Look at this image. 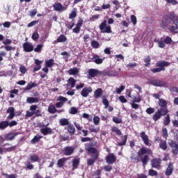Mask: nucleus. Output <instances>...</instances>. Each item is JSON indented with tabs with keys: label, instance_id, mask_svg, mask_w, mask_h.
Wrapping results in <instances>:
<instances>
[{
	"label": "nucleus",
	"instance_id": "4c0bfd02",
	"mask_svg": "<svg viewBox=\"0 0 178 178\" xmlns=\"http://www.w3.org/2000/svg\"><path fill=\"white\" fill-rule=\"evenodd\" d=\"M159 147L161 149L166 151V149H168V143H166V140H161L159 143Z\"/></svg>",
	"mask_w": 178,
	"mask_h": 178
},
{
	"label": "nucleus",
	"instance_id": "f8f14e48",
	"mask_svg": "<svg viewBox=\"0 0 178 178\" xmlns=\"http://www.w3.org/2000/svg\"><path fill=\"white\" fill-rule=\"evenodd\" d=\"M92 92V88L91 86L89 87H85L81 91V95L83 98H87L90 94Z\"/></svg>",
	"mask_w": 178,
	"mask_h": 178
},
{
	"label": "nucleus",
	"instance_id": "0eeeda50",
	"mask_svg": "<svg viewBox=\"0 0 178 178\" xmlns=\"http://www.w3.org/2000/svg\"><path fill=\"white\" fill-rule=\"evenodd\" d=\"M85 149L88 154H99L97 148L92 147V143H86L85 145Z\"/></svg>",
	"mask_w": 178,
	"mask_h": 178
},
{
	"label": "nucleus",
	"instance_id": "f257e3e1",
	"mask_svg": "<svg viewBox=\"0 0 178 178\" xmlns=\"http://www.w3.org/2000/svg\"><path fill=\"white\" fill-rule=\"evenodd\" d=\"M161 29L166 30L170 27L169 30L172 34H178V17H176L175 13H169L163 17L160 23Z\"/></svg>",
	"mask_w": 178,
	"mask_h": 178
},
{
	"label": "nucleus",
	"instance_id": "a878e982",
	"mask_svg": "<svg viewBox=\"0 0 178 178\" xmlns=\"http://www.w3.org/2000/svg\"><path fill=\"white\" fill-rule=\"evenodd\" d=\"M79 72H80V69L77 67H74V68H70L68 70L67 73L70 76H76V74H79Z\"/></svg>",
	"mask_w": 178,
	"mask_h": 178
},
{
	"label": "nucleus",
	"instance_id": "a18cd8bd",
	"mask_svg": "<svg viewBox=\"0 0 178 178\" xmlns=\"http://www.w3.org/2000/svg\"><path fill=\"white\" fill-rule=\"evenodd\" d=\"M48 112L49 113H56L57 112L56 107H55V106L54 105L49 106Z\"/></svg>",
	"mask_w": 178,
	"mask_h": 178
},
{
	"label": "nucleus",
	"instance_id": "9b49d317",
	"mask_svg": "<svg viewBox=\"0 0 178 178\" xmlns=\"http://www.w3.org/2000/svg\"><path fill=\"white\" fill-rule=\"evenodd\" d=\"M99 157V153L92 154V155L91 156V159H89L87 160L88 166H92V165L95 163V161Z\"/></svg>",
	"mask_w": 178,
	"mask_h": 178
},
{
	"label": "nucleus",
	"instance_id": "f3484780",
	"mask_svg": "<svg viewBox=\"0 0 178 178\" xmlns=\"http://www.w3.org/2000/svg\"><path fill=\"white\" fill-rule=\"evenodd\" d=\"M161 163H162V160L159 158L153 159L151 161L152 168H159V166H161Z\"/></svg>",
	"mask_w": 178,
	"mask_h": 178
},
{
	"label": "nucleus",
	"instance_id": "39448f33",
	"mask_svg": "<svg viewBox=\"0 0 178 178\" xmlns=\"http://www.w3.org/2000/svg\"><path fill=\"white\" fill-rule=\"evenodd\" d=\"M37 105L31 106L30 111H26V118H31L33 115H35V116H41V113H40V110H37Z\"/></svg>",
	"mask_w": 178,
	"mask_h": 178
},
{
	"label": "nucleus",
	"instance_id": "ddd939ff",
	"mask_svg": "<svg viewBox=\"0 0 178 178\" xmlns=\"http://www.w3.org/2000/svg\"><path fill=\"white\" fill-rule=\"evenodd\" d=\"M22 47L24 52H33L34 51V46L29 42H24Z\"/></svg>",
	"mask_w": 178,
	"mask_h": 178
},
{
	"label": "nucleus",
	"instance_id": "8fccbe9b",
	"mask_svg": "<svg viewBox=\"0 0 178 178\" xmlns=\"http://www.w3.org/2000/svg\"><path fill=\"white\" fill-rule=\"evenodd\" d=\"M106 76H118V74H119V73H118V72L115 71V70H111V71H108L106 72Z\"/></svg>",
	"mask_w": 178,
	"mask_h": 178
},
{
	"label": "nucleus",
	"instance_id": "3c124183",
	"mask_svg": "<svg viewBox=\"0 0 178 178\" xmlns=\"http://www.w3.org/2000/svg\"><path fill=\"white\" fill-rule=\"evenodd\" d=\"M91 47H92L95 49L99 48V42L97 40H92Z\"/></svg>",
	"mask_w": 178,
	"mask_h": 178
},
{
	"label": "nucleus",
	"instance_id": "72a5a7b5",
	"mask_svg": "<svg viewBox=\"0 0 178 178\" xmlns=\"http://www.w3.org/2000/svg\"><path fill=\"white\" fill-rule=\"evenodd\" d=\"M70 124V122H69V120H67V118H61L59 120V124L60 126H68Z\"/></svg>",
	"mask_w": 178,
	"mask_h": 178
},
{
	"label": "nucleus",
	"instance_id": "de8ad7c7",
	"mask_svg": "<svg viewBox=\"0 0 178 178\" xmlns=\"http://www.w3.org/2000/svg\"><path fill=\"white\" fill-rule=\"evenodd\" d=\"M68 83L71 86V88H74V87L76 86V79L73 77H70L68 79Z\"/></svg>",
	"mask_w": 178,
	"mask_h": 178
},
{
	"label": "nucleus",
	"instance_id": "f704fd0d",
	"mask_svg": "<svg viewBox=\"0 0 178 178\" xmlns=\"http://www.w3.org/2000/svg\"><path fill=\"white\" fill-rule=\"evenodd\" d=\"M93 59H94V62L95 63H96V65H101V63H102V62H104V60L99 58V56L95 54L93 56Z\"/></svg>",
	"mask_w": 178,
	"mask_h": 178
},
{
	"label": "nucleus",
	"instance_id": "1a4fd4ad",
	"mask_svg": "<svg viewBox=\"0 0 178 178\" xmlns=\"http://www.w3.org/2000/svg\"><path fill=\"white\" fill-rule=\"evenodd\" d=\"M150 84H152V86H154V87H166L167 86L166 82L161 79L152 80Z\"/></svg>",
	"mask_w": 178,
	"mask_h": 178
},
{
	"label": "nucleus",
	"instance_id": "69168bd1",
	"mask_svg": "<svg viewBox=\"0 0 178 178\" xmlns=\"http://www.w3.org/2000/svg\"><path fill=\"white\" fill-rule=\"evenodd\" d=\"M77 112H79V110H77L76 107H72L70 110V113L71 115H76Z\"/></svg>",
	"mask_w": 178,
	"mask_h": 178
},
{
	"label": "nucleus",
	"instance_id": "473e14b6",
	"mask_svg": "<svg viewBox=\"0 0 178 178\" xmlns=\"http://www.w3.org/2000/svg\"><path fill=\"white\" fill-rule=\"evenodd\" d=\"M38 86V84H37L35 83L30 82L25 87V90L26 91H29V90H31V88H35V87H37Z\"/></svg>",
	"mask_w": 178,
	"mask_h": 178
},
{
	"label": "nucleus",
	"instance_id": "4d7b16f0",
	"mask_svg": "<svg viewBox=\"0 0 178 178\" xmlns=\"http://www.w3.org/2000/svg\"><path fill=\"white\" fill-rule=\"evenodd\" d=\"M155 42H157L159 48H165V42L162 40H157L155 41Z\"/></svg>",
	"mask_w": 178,
	"mask_h": 178
},
{
	"label": "nucleus",
	"instance_id": "864d4df0",
	"mask_svg": "<svg viewBox=\"0 0 178 178\" xmlns=\"http://www.w3.org/2000/svg\"><path fill=\"white\" fill-rule=\"evenodd\" d=\"M44 45L42 44H38L35 49H33L35 52L40 53L41 51H42Z\"/></svg>",
	"mask_w": 178,
	"mask_h": 178
},
{
	"label": "nucleus",
	"instance_id": "774afa93",
	"mask_svg": "<svg viewBox=\"0 0 178 178\" xmlns=\"http://www.w3.org/2000/svg\"><path fill=\"white\" fill-rule=\"evenodd\" d=\"M14 126H17L16 120H12L11 122L8 121V127H13Z\"/></svg>",
	"mask_w": 178,
	"mask_h": 178
},
{
	"label": "nucleus",
	"instance_id": "423d86ee",
	"mask_svg": "<svg viewBox=\"0 0 178 178\" xmlns=\"http://www.w3.org/2000/svg\"><path fill=\"white\" fill-rule=\"evenodd\" d=\"M99 30H101L102 33H106L107 34L112 33L111 26H106V20H104L100 24Z\"/></svg>",
	"mask_w": 178,
	"mask_h": 178
},
{
	"label": "nucleus",
	"instance_id": "2f4dec72",
	"mask_svg": "<svg viewBox=\"0 0 178 178\" xmlns=\"http://www.w3.org/2000/svg\"><path fill=\"white\" fill-rule=\"evenodd\" d=\"M38 101H40L38 97H29L26 99V102H28V104H36Z\"/></svg>",
	"mask_w": 178,
	"mask_h": 178
},
{
	"label": "nucleus",
	"instance_id": "6e6552de",
	"mask_svg": "<svg viewBox=\"0 0 178 178\" xmlns=\"http://www.w3.org/2000/svg\"><path fill=\"white\" fill-rule=\"evenodd\" d=\"M116 156H115V154L111 153L110 154H108L106 158L105 161L108 165H113L115 162H116Z\"/></svg>",
	"mask_w": 178,
	"mask_h": 178
},
{
	"label": "nucleus",
	"instance_id": "7c9ffc66",
	"mask_svg": "<svg viewBox=\"0 0 178 178\" xmlns=\"http://www.w3.org/2000/svg\"><path fill=\"white\" fill-rule=\"evenodd\" d=\"M44 65L46 67H53V66H55V60L50 58L45 62Z\"/></svg>",
	"mask_w": 178,
	"mask_h": 178
},
{
	"label": "nucleus",
	"instance_id": "c756f323",
	"mask_svg": "<svg viewBox=\"0 0 178 178\" xmlns=\"http://www.w3.org/2000/svg\"><path fill=\"white\" fill-rule=\"evenodd\" d=\"M66 161H67V159H66V157H63L58 159L57 162V167L62 168L63 166H64Z\"/></svg>",
	"mask_w": 178,
	"mask_h": 178
},
{
	"label": "nucleus",
	"instance_id": "cd10ccee",
	"mask_svg": "<svg viewBox=\"0 0 178 178\" xmlns=\"http://www.w3.org/2000/svg\"><path fill=\"white\" fill-rule=\"evenodd\" d=\"M41 63H42V62L38 59H36L35 60V64L36 66L34 67L33 72L35 73V72H38V70H40L41 69Z\"/></svg>",
	"mask_w": 178,
	"mask_h": 178
},
{
	"label": "nucleus",
	"instance_id": "37998d69",
	"mask_svg": "<svg viewBox=\"0 0 178 178\" xmlns=\"http://www.w3.org/2000/svg\"><path fill=\"white\" fill-rule=\"evenodd\" d=\"M164 126H169L170 124V115L169 114L165 115V119L163 120Z\"/></svg>",
	"mask_w": 178,
	"mask_h": 178
},
{
	"label": "nucleus",
	"instance_id": "20e7f679",
	"mask_svg": "<svg viewBox=\"0 0 178 178\" xmlns=\"http://www.w3.org/2000/svg\"><path fill=\"white\" fill-rule=\"evenodd\" d=\"M167 113H169V110H167L166 108H159L152 115V119L154 122H158L162 116H166Z\"/></svg>",
	"mask_w": 178,
	"mask_h": 178
},
{
	"label": "nucleus",
	"instance_id": "58836bf2",
	"mask_svg": "<svg viewBox=\"0 0 178 178\" xmlns=\"http://www.w3.org/2000/svg\"><path fill=\"white\" fill-rule=\"evenodd\" d=\"M41 138H42V136L38 134L33 137V138L31 140V144H37V143L40 142Z\"/></svg>",
	"mask_w": 178,
	"mask_h": 178
},
{
	"label": "nucleus",
	"instance_id": "c85d7f7f",
	"mask_svg": "<svg viewBox=\"0 0 178 178\" xmlns=\"http://www.w3.org/2000/svg\"><path fill=\"white\" fill-rule=\"evenodd\" d=\"M67 131L71 136H73L76 133V128H74V125L72 124H69L68 126L66 127Z\"/></svg>",
	"mask_w": 178,
	"mask_h": 178
},
{
	"label": "nucleus",
	"instance_id": "49530a36",
	"mask_svg": "<svg viewBox=\"0 0 178 178\" xmlns=\"http://www.w3.org/2000/svg\"><path fill=\"white\" fill-rule=\"evenodd\" d=\"M89 131L90 133H99V128H95V126L90 125L89 127Z\"/></svg>",
	"mask_w": 178,
	"mask_h": 178
},
{
	"label": "nucleus",
	"instance_id": "c03bdc74",
	"mask_svg": "<svg viewBox=\"0 0 178 178\" xmlns=\"http://www.w3.org/2000/svg\"><path fill=\"white\" fill-rule=\"evenodd\" d=\"M111 131H112L113 133H115V134H116L117 136H122V131H120V129H119V128H118V127H112Z\"/></svg>",
	"mask_w": 178,
	"mask_h": 178
},
{
	"label": "nucleus",
	"instance_id": "0e129e2a",
	"mask_svg": "<svg viewBox=\"0 0 178 178\" xmlns=\"http://www.w3.org/2000/svg\"><path fill=\"white\" fill-rule=\"evenodd\" d=\"M163 41L165 44H172V38L167 36L165 37Z\"/></svg>",
	"mask_w": 178,
	"mask_h": 178
},
{
	"label": "nucleus",
	"instance_id": "bb28decb",
	"mask_svg": "<svg viewBox=\"0 0 178 178\" xmlns=\"http://www.w3.org/2000/svg\"><path fill=\"white\" fill-rule=\"evenodd\" d=\"M18 134H20V133L16 132L8 134L6 136V140L7 141H12L13 140H15V137H16V136H18Z\"/></svg>",
	"mask_w": 178,
	"mask_h": 178
},
{
	"label": "nucleus",
	"instance_id": "5701e85b",
	"mask_svg": "<svg viewBox=\"0 0 178 178\" xmlns=\"http://www.w3.org/2000/svg\"><path fill=\"white\" fill-rule=\"evenodd\" d=\"M53 8L56 12H63L65 10V7L60 3H55Z\"/></svg>",
	"mask_w": 178,
	"mask_h": 178
},
{
	"label": "nucleus",
	"instance_id": "79ce46f5",
	"mask_svg": "<svg viewBox=\"0 0 178 178\" xmlns=\"http://www.w3.org/2000/svg\"><path fill=\"white\" fill-rule=\"evenodd\" d=\"M102 88H97L95 92H94V97L95 98H99L101 95H102Z\"/></svg>",
	"mask_w": 178,
	"mask_h": 178
},
{
	"label": "nucleus",
	"instance_id": "a19ab883",
	"mask_svg": "<svg viewBox=\"0 0 178 178\" xmlns=\"http://www.w3.org/2000/svg\"><path fill=\"white\" fill-rule=\"evenodd\" d=\"M66 41H67V38L63 34L60 35L56 40V42H66Z\"/></svg>",
	"mask_w": 178,
	"mask_h": 178
},
{
	"label": "nucleus",
	"instance_id": "a211bd4d",
	"mask_svg": "<svg viewBox=\"0 0 178 178\" xmlns=\"http://www.w3.org/2000/svg\"><path fill=\"white\" fill-rule=\"evenodd\" d=\"M102 104L103 105H104V109H107L108 112H113V107H112L111 106H109V101H108V99L105 98V97H104L102 98Z\"/></svg>",
	"mask_w": 178,
	"mask_h": 178
},
{
	"label": "nucleus",
	"instance_id": "412c9836",
	"mask_svg": "<svg viewBox=\"0 0 178 178\" xmlns=\"http://www.w3.org/2000/svg\"><path fill=\"white\" fill-rule=\"evenodd\" d=\"M173 170H175V168L173 167V163H169L165 170V176H171V175L173 173Z\"/></svg>",
	"mask_w": 178,
	"mask_h": 178
},
{
	"label": "nucleus",
	"instance_id": "e2e57ef3",
	"mask_svg": "<svg viewBox=\"0 0 178 178\" xmlns=\"http://www.w3.org/2000/svg\"><path fill=\"white\" fill-rule=\"evenodd\" d=\"M113 169V168H112V165H111V164H108L104 167V170H105V172H111Z\"/></svg>",
	"mask_w": 178,
	"mask_h": 178
},
{
	"label": "nucleus",
	"instance_id": "9d476101",
	"mask_svg": "<svg viewBox=\"0 0 178 178\" xmlns=\"http://www.w3.org/2000/svg\"><path fill=\"white\" fill-rule=\"evenodd\" d=\"M168 145L172 148L171 152L174 155H177V154H178V144L176 143L175 141H173V140H171L170 141L168 142Z\"/></svg>",
	"mask_w": 178,
	"mask_h": 178
},
{
	"label": "nucleus",
	"instance_id": "e433bc0d",
	"mask_svg": "<svg viewBox=\"0 0 178 178\" xmlns=\"http://www.w3.org/2000/svg\"><path fill=\"white\" fill-rule=\"evenodd\" d=\"M79 165H80V159H74L72 160V169H77V168H79Z\"/></svg>",
	"mask_w": 178,
	"mask_h": 178
},
{
	"label": "nucleus",
	"instance_id": "dca6fc26",
	"mask_svg": "<svg viewBox=\"0 0 178 178\" xmlns=\"http://www.w3.org/2000/svg\"><path fill=\"white\" fill-rule=\"evenodd\" d=\"M83 19L80 18L76 24V27L73 29V33L75 34H79L80 33V30H81V26H83Z\"/></svg>",
	"mask_w": 178,
	"mask_h": 178
},
{
	"label": "nucleus",
	"instance_id": "6e6d98bb",
	"mask_svg": "<svg viewBox=\"0 0 178 178\" xmlns=\"http://www.w3.org/2000/svg\"><path fill=\"white\" fill-rule=\"evenodd\" d=\"M145 112L147 113V115H152V113H155V108L149 107L146 109Z\"/></svg>",
	"mask_w": 178,
	"mask_h": 178
},
{
	"label": "nucleus",
	"instance_id": "393cba45",
	"mask_svg": "<svg viewBox=\"0 0 178 178\" xmlns=\"http://www.w3.org/2000/svg\"><path fill=\"white\" fill-rule=\"evenodd\" d=\"M159 106H161L160 109L163 108V109H166L167 111H168V102H166V100H165L164 99H159Z\"/></svg>",
	"mask_w": 178,
	"mask_h": 178
},
{
	"label": "nucleus",
	"instance_id": "aec40b11",
	"mask_svg": "<svg viewBox=\"0 0 178 178\" xmlns=\"http://www.w3.org/2000/svg\"><path fill=\"white\" fill-rule=\"evenodd\" d=\"M7 113H9V115L7 117V119L8 120H12L13 118H15V107H9L8 110L6 111Z\"/></svg>",
	"mask_w": 178,
	"mask_h": 178
},
{
	"label": "nucleus",
	"instance_id": "603ef678",
	"mask_svg": "<svg viewBox=\"0 0 178 178\" xmlns=\"http://www.w3.org/2000/svg\"><path fill=\"white\" fill-rule=\"evenodd\" d=\"M26 169H27L28 170H33V169H34V165L31 164V161L26 162Z\"/></svg>",
	"mask_w": 178,
	"mask_h": 178
},
{
	"label": "nucleus",
	"instance_id": "338daca9",
	"mask_svg": "<svg viewBox=\"0 0 178 178\" xmlns=\"http://www.w3.org/2000/svg\"><path fill=\"white\" fill-rule=\"evenodd\" d=\"M149 176H158V172L155 170L150 169L149 170Z\"/></svg>",
	"mask_w": 178,
	"mask_h": 178
},
{
	"label": "nucleus",
	"instance_id": "4468645a",
	"mask_svg": "<svg viewBox=\"0 0 178 178\" xmlns=\"http://www.w3.org/2000/svg\"><path fill=\"white\" fill-rule=\"evenodd\" d=\"M74 152V148L72 146H66L63 149V154L66 156H69L72 155V154H73Z\"/></svg>",
	"mask_w": 178,
	"mask_h": 178
},
{
	"label": "nucleus",
	"instance_id": "2eb2a0df",
	"mask_svg": "<svg viewBox=\"0 0 178 178\" xmlns=\"http://www.w3.org/2000/svg\"><path fill=\"white\" fill-rule=\"evenodd\" d=\"M28 161L31 162V163H35V162H40L41 159H40V156H38V154H33L29 156Z\"/></svg>",
	"mask_w": 178,
	"mask_h": 178
},
{
	"label": "nucleus",
	"instance_id": "f03ea898",
	"mask_svg": "<svg viewBox=\"0 0 178 178\" xmlns=\"http://www.w3.org/2000/svg\"><path fill=\"white\" fill-rule=\"evenodd\" d=\"M152 154V150L148 147H142L137 153L138 156L136 154H132L131 156V161L138 163L140 161L142 162L143 166H146L149 162V156Z\"/></svg>",
	"mask_w": 178,
	"mask_h": 178
},
{
	"label": "nucleus",
	"instance_id": "ea45409f",
	"mask_svg": "<svg viewBox=\"0 0 178 178\" xmlns=\"http://www.w3.org/2000/svg\"><path fill=\"white\" fill-rule=\"evenodd\" d=\"M8 127V121L4 120L0 122V130H5Z\"/></svg>",
	"mask_w": 178,
	"mask_h": 178
},
{
	"label": "nucleus",
	"instance_id": "b1692460",
	"mask_svg": "<svg viewBox=\"0 0 178 178\" xmlns=\"http://www.w3.org/2000/svg\"><path fill=\"white\" fill-rule=\"evenodd\" d=\"M40 132L43 136H48V134H54V131H52V129L47 127L44 128L40 129Z\"/></svg>",
	"mask_w": 178,
	"mask_h": 178
},
{
	"label": "nucleus",
	"instance_id": "052dcab7",
	"mask_svg": "<svg viewBox=\"0 0 178 178\" xmlns=\"http://www.w3.org/2000/svg\"><path fill=\"white\" fill-rule=\"evenodd\" d=\"M99 121H100L99 117L96 115L93 118V123L95 126H98L99 124Z\"/></svg>",
	"mask_w": 178,
	"mask_h": 178
},
{
	"label": "nucleus",
	"instance_id": "6ab92c4d",
	"mask_svg": "<svg viewBox=\"0 0 178 178\" xmlns=\"http://www.w3.org/2000/svg\"><path fill=\"white\" fill-rule=\"evenodd\" d=\"M140 136L142 138L145 145L149 146V138H148V136L145 134V131H142L140 134Z\"/></svg>",
	"mask_w": 178,
	"mask_h": 178
},
{
	"label": "nucleus",
	"instance_id": "bf43d9fd",
	"mask_svg": "<svg viewBox=\"0 0 178 178\" xmlns=\"http://www.w3.org/2000/svg\"><path fill=\"white\" fill-rule=\"evenodd\" d=\"M19 72L22 74H26V73H27V68H26V67L24 65H20Z\"/></svg>",
	"mask_w": 178,
	"mask_h": 178
},
{
	"label": "nucleus",
	"instance_id": "5fc2aeb1",
	"mask_svg": "<svg viewBox=\"0 0 178 178\" xmlns=\"http://www.w3.org/2000/svg\"><path fill=\"white\" fill-rule=\"evenodd\" d=\"M31 38L32 40H33V41H37V40L40 38V34L38 33V32H34L32 34Z\"/></svg>",
	"mask_w": 178,
	"mask_h": 178
},
{
	"label": "nucleus",
	"instance_id": "7ed1b4c3",
	"mask_svg": "<svg viewBox=\"0 0 178 178\" xmlns=\"http://www.w3.org/2000/svg\"><path fill=\"white\" fill-rule=\"evenodd\" d=\"M170 66V63L165 60H159L156 63V68L151 69L152 73H161V72H165V67Z\"/></svg>",
	"mask_w": 178,
	"mask_h": 178
},
{
	"label": "nucleus",
	"instance_id": "4be33fe9",
	"mask_svg": "<svg viewBox=\"0 0 178 178\" xmlns=\"http://www.w3.org/2000/svg\"><path fill=\"white\" fill-rule=\"evenodd\" d=\"M99 73V71L97 69H89L88 70V79H92L97 76Z\"/></svg>",
	"mask_w": 178,
	"mask_h": 178
},
{
	"label": "nucleus",
	"instance_id": "680f3d73",
	"mask_svg": "<svg viewBox=\"0 0 178 178\" xmlns=\"http://www.w3.org/2000/svg\"><path fill=\"white\" fill-rule=\"evenodd\" d=\"M57 101H60V102H63L65 104V102H67V98L63 96H59Z\"/></svg>",
	"mask_w": 178,
	"mask_h": 178
},
{
	"label": "nucleus",
	"instance_id": "09e8293b",
	"mask_svg": "<svg viewBox=\"0 0 178 178\" xmlns=\"http://www.w3.org/2000/svg\"><path fill=\"white\" fill-rule=\"evenodd\" d=\"M145 62V67H148L149 65H151V57L149 56H147V58H144Z\"/></svg>",
	"mask_w": 178,
	"mask_h": 178
},
{
	"label": "nucleus",
	"instance_id": "c9c22d12",
	"mask_svg": "<svg viewBox=\"0 0 178 178\" xmlns=\"http://www.w3.org/2000/svg\"><path fill=\"white\" fill-rule=\"evenodd\" d=\"M122 142L118 143L117 145H118V147H123V145H126V143H127V135L122 136Z\"/></svg>",
	"mask_w": 178,
	"mask_h": 178
},
{
	"label": "nucleus",
	"instance_id": "13d9d810",
	"mask_svg": "<svg viewBox=\"0 0 178 178\" xmlns=\"http://www.w3.org/2000/svg\"><path fill=\"white\" fill-rule=\"evenodd\" d=\"M113 122H114V123H116V124H119L120 123H122V118L115 116L113 118Z\"/></svg>",
	"mask_w": 178,
	"mask_h": 178
}]
</instances>
